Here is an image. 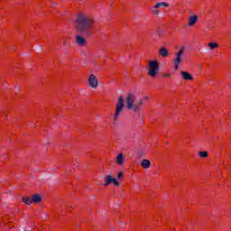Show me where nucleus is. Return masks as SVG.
<instances>
[{
    "label": "nucleus",
    "mask_w": 231,
    "mask_h": 231,
    "mask_svg": "<svg viewBox=\"0 0 231 231\" xmlns=\"http://www.w3.org/2000/svg\"><path fill=\"white\" fill-rule=\"evenodd\" d=\"M93 24H95V21L84 14H78L75 21L76 30L85 37L93 35Z\"/></svg>",
    "instance_id": "1"
},
{
    "label": "nucleus",
    "mask_w": 231,
    "mask_h": 231,
    "mask_svg": "<svg viewBox=\"0 0 231 231\" xmlns=\"http://www.w3.org/2000/svg\"><path fill=\"white\" fill-rule=\"evenodd\" d=\"M149 70H148V75L150 77H156L158 75V72L160 71V66L158 65L157 60H151L149 63Z\"/></svg>",
    "instance_id": "2"
},
{
    "label": "nucleus",
    "mask_w": 231,
    "mask_h": 231,
    "mask_svg": "<svg viewBox=\"0 0 231 231\" xmlns=\"http://www.w3.org/2000/svg\"><path fill=\"white\" fill-rule=\"evenodd\" d=\"M122 109H124V97H119L117 103L116 105V113L114 115V122L118 120V116H120V113H122Z\"/></svg>",
    "instance_id": "3"
},
{
    "label": "nucleus",
    "mask_w": 231,
    "mask_h": 231,
    "mask_svg": "<svg viewBox=\"0 0 231 231\" xmlns=\"http://www.w3.org/2000/svg\"><path fill=\"white\" fill-rule=\"evenodd\" d=\"M23 203L25 205H30L31 203H41L42 198L39 194L32 195V199L26 197L22 199Z\"/></svg>",
    "instance_id": "4"
},
{
    "label": "nucleus",
    "mask_w": 231,
    "mask_h": 231,
    "mask_svg": "<svg viewBox=\"0 0 231 231\" xmlns=\"http://www.w3.org/2000/svg\"><path fill=\"white\" fill-rule=\"evenodd\" d=\"M135 100H136V96L129 92L125 98L126 109H128V111H131L133 109V106Z\"/></svg>",
    "instance_id": "5"
},
{
    "label": "nucleus",
    "mask_w": 231,
    "mask_h": 231,
    "mask_svg": "<svg viewBox=\"0 0 231 231\" xmlns=\"http://www.w3.org/2000/svg\"><path fill=\"white\" fill-rule=\"evenodd\" d=\"M185 53V47H181V49L175 54V59H173L175 69H178V66L181 64V57Z\"/></svg>",
    "instance_id": "6"
},
{
    "label": "nucleus",
    "mask_w": 231,
    "mask_h": 231,
    "mask_svg": "<svg viewBox=\"0 0 231 231\" xmlns=\"http://www.w3.org/2000/svg\"><path fill=\"white\" fill-rule=\"evenodd\" d=\"M88 84L90 88H93L94 89H97L98 88V80H97V76L91 74L88 78Z\"/></svg>",
    "instance_id": "7"
},
{
    "label": "nucleus",
    "mask_w": 231,
    "mask_h": 231,
    "mask_svg": "<svg viewBox=\"0 0 231 231\" xmlns=\"http://www.w3.org/2000/svg\"><path fill=\"white\" fill-rule=\"evenodd\" d=\"M142 106H143V99H139V101L134 103L131 111H134V113H138V111L142 110Z\"/></svg>",
    "instance_id": "8"
},
{
    "label": "nucleus",
    "mask_w": 231,
    "mask_h": 231,
    "mask_svg": "<svg viewBox=\"0 0 231 231\" xmlns=\"http://www.w3.org/2000/svg\"><path fill=\"white\" fill-rule=\"evenodd\" d=\"M76 43L79 46H86V38L82 37L81 35H77L76 36Z\"/></svg>",
    "instance_id": "9"
},
{
    "label": "nucleus",
    "mask_w": 231,
    "mask_h": 231,
    "mask_svg": "<svg viewBox=\"0 0 231 231\" xmlns=\"http://www.w3.org/2000/svg\"><path fill=\"white\" fill-rule=\"evenodd\" d=\"M197 22H198V15L194 14V15L189 17V26H194Z\"/></svg>",
    "instance_id": "10"
},
{
    "label": "nucleus",
    "mask_w": 231,
    "mask_h": 231,
    "mask_svg": "<svg viewBox=\"0 0 231 231\" xmlns=\"http://www.w3.org/2000/svg\"><path fill=\"white\" fill-rule=\"evenodd\" d=\"M180 75H182V79L184 80H192L194 78L187 71H181Z\"/></svg>",
    "instance_id": "11"
},
{
    "label": "nucleus",
    "mask_w": 231,
    "mask_h": 231,
    "mask_svg": "<svg viewBox=\"0 0 231 231\" xmlns=\"http://www.w3.org/2000/svg\"><path fill=\"white\" fill-rule=\"evenodd\" d=\"M141 165L143 169H149L151 167V161L144 159L141 162Z\"/></svg>",
    "instance_id": "12"
},
{
    "label": "nucleus",
    "mask_w": 231,
    "mask_h": 231,
    "mask_svg": "<svg viewBox=\"0 0 231 231\" xmlns=\"http://www.w3.org/2000/svg\"><path fill=\"white\" fill-rule=\"evenodd\" d=\"M160 55H162L164 59L169 57V51L165 47H162L159 51Z\"/></svg>",
    "instance_id": "13"
},
{
    "label": "nucleus",
    "mask_w": 231,
    "mask_h": 231,
    "mask_svg": "<svg viewBox=\"0 0 231 231\" xmlns=\"http://www.w3.org/2000/svg\"><path fill=\"white\" fill-rule=\"evenodd\" d=\"M116 163L118 165H122V163H124V154L119 153L116 157Z\"/></svg>",
    "instance_id": "14"
},
{
    "label": "nucleus",
    "mask_w": 231,
    "mask_h": 231,
    "mask_svg": "<svg viewBox=\"0 0 231 231\" xmlns=\"http://www.w3.org/2000/svg\"><path fill=\"white\" fill-rule=\"evenodd\" d=\"M110 183H112V176L111 175H107L106 177H105V187H107V185H109Z\"/></svg>",
    "instance_id": "15"
},
{
    "label": "nucleus",
    "mask_w": 231,
    "mask_h": 231,
    "mask_svg": "<svg viewBox=\"0 0 231 231\" xmlns=\"http://www.w3.org/2000/svg\"><path fill=\"white\" fill-rule=\"evenodd\" d=\"M161 6H165V7H168L169 6V4L168 3H165V2H161V3H158L154 5V8H161Z\"/></svg>",
    "instance_id": "16"
},
{
    "label": "nucleus",
    "mask_w": 231,
    "mask_h": 231,
    "mask_svg": "<svg viewBox=\"0 0 231 231\" xmlns=\"http://www.w3.org/2000/svg\"><path fill=\"white\" fill-rule=\"evenodd\" d=\"M208 46H209L210 50H216V48L219 47V45L216 42H209Z\"/></svg>",
    "instance_id": "17"
},
{
    "label": "nucleus",
    "mask_w": 231,
    "mask_h": 231,
    "mask_svg": "<svg viewBox=\"0 0 231 231\" xmlns=\"http://www.w3.org/2000/svg\"><path fill=\"white\" fill-rule=\"evenodd\" d=\"M199 156H200V158H207L208 156V152L207 151L199 152Z\"/></svg>",
    "instance_id": "18"
},
{
    "label": "nucleus",
    "mask_w": 231,
    "mask_h": 231,
    "mask_svg": "<svg viewBox=\"0 0 231 231\" xmlns=\"http://www.w3.org/2000/svg\"><path fill=\"white\" fill-rule=\"evenodd\" d=\"M112 183H114L116 187H118L120 185V182H118V180H116V179L114 177H112Z\"/></svg>",
    "instance_id": "19"
},
{
    "label": "nucleus",
    "mask_w": 231,
    "mask_h": 231,
    "mask_svg": "<svg viewBox=\"0 0 231 231\" xmlns=\"http://www.w3.org/2000/svg\"><path fill=\"white\" fill-rule=\"evenodd\" d=\"M152 14H155V15H160V11H158V8H154L152 10Z\"/></svg>",
    "instance_id": "20"
},
{
    "label": "nucleus",
    "mask_w": 231,
    "mask_h": 231,
    "mask_svg": "<svg viewBox=\"0 0 231 231\" xmlns=\"http://www.w3.org/2000/svg\"><path fill=\"white\" fill-rule=\"evenodd\" d=\"M137 155H138V158H142V156H143V152L142 150H139L137 152Z\"/></svg>",
    "instance_id": "21"
},
{
    "label": "nucleus",
    "mask_w": 231,
    "mask_h": 231,
    "mask_svg": "<svg viewBox=\"0 0 231 231\" xmlns=\"http://www.w3.org/2000/svg\"><path fill=\"white\" fill-rule=\"evenodd\" d=\"M122 178H124V174L122 173V171H119V172L117 173V179H118V180H122Z\"/></svg>",
    "instance_id": "22"
},
{
    "label": "nucleus",
    "mask_w": 231,
    "mask_h": 231,
    "mask_svg": "<svg viewBox=\"0 0 231 231\" xmlns=\"http://www.w3.org/2000/svg\"><path fill=\"white\" fill-rule=\"evenodd\" d=\"M157 35H159V37H161V35H163V31L158 30L157 31Z\"/></svg>",
    "instance_id": "23"
},
{
    "label": "nucleus",
    "mask_w": 231,
    "mask_h": 231,
    "mask_svg": "<svg viewBox=\"0 0 231 231\" xmlns=\"http://www.w3.org/2000/svg\"><path fill=\"white\" fill-rule=\"evenodd\" d=\"M143 100H149V97H144Z\"/></svg>",
    "instance_id": "24"
},
{
    "label": "nucleus",
    "mask_w": 231,
    "mask_h": 231,
    "mask_svg": "<svg viewBox=\"0 0 231 231\" xmlns=\"http://www.w3.org/2000/svg\"><path fill=\"white\" fill-rule=\"evenodd\" d=\"M19 92V88L16 89L15 91V95H17V93Z\"/></svg>",
    "instance_id": "25"
},
{
    "label": "nucleus",
    "mask_w": 231,
    "mask_h": 231,
    "mask_svg": "<svg viewBox=\"0 0 231 231\" xmlns=\"http://www.w3.org/2000/svg\"><path fill=\"white\" fill-rule=\"evenodd\" d=\"M46 145H50V143L49 142H45Z\"/></svg>",
    "instance_id": "26"
},
{
    "label": "nucleus",
    "mask_w": 231,
    "mask_h": 231,
    "mask_svg": "<svg viewBox=\"0 0 231 231\" xmlns=\"http://www.w3.org/2000/svg\"><path fill=\"white\" fill-rule=\"evenodd\" d=\"M124 226H125V224H124V226H122V228H124Z\"/></svg>",
    "instance_id": "27"
},
{
    "label": "nucleus",
    "mask_w": 231,
    "mask_h": 231,
    "mask_svg": "<svg viewBox=\"0 0 231 231\" xmlns=\"http://www.w3.org/2000/svg\"><path fill=\"white\" fill-rule=\"evenodd\" d=\"M5 118L6 119V118H7V116H5Z\"/></svg>",
    "instance_id": "28"
},
{
    "label": "nucleus",
    "mask_w": 231,
    "mask_h": 231,
    "mask_svg": "<svg viewBox=\"0 0 231 231\" xmlns=\"http://www.w3.org/2000/svg\"><path fill=\"white\" fill-rule=\"evenodd\" d=\"M52 5L55 6V4H53Z\"/></svg>",
    "instance_id": "29"
}]
</instances>
